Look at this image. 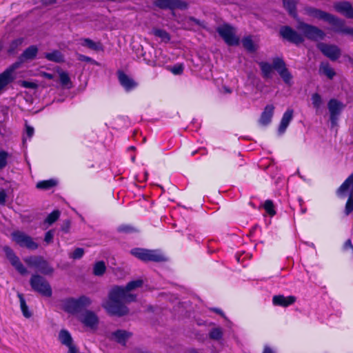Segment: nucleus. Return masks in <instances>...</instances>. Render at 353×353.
<instances>
[{
  "label": "nucleus",
  "instance_id": "nucleus-58",
  "mask_svg": "<svg viewBox=\"0 0 353 353\" xmlns=\"http://www.w3.org/2000/svg\"><path fill=\"white\" fill-rule=\"evenodd\" d=\"M263 353H274V352H273V350L270 347H265L264 348V350H263Z\"/></svg>",
  "mask_w": 353,
  "mask_h": 353
},
{
  "label": "nucleus",
  "instance_id": "nucleus-60",
  "mask_svg": "<svg viewBox=\"0 0 353 353\" xmlns=\"http://www.w3.org/2000/svg\"><path fill=\"white\" fill-rule=\"evenodd\" d=\"M307 245L312 247V248H314V244L313 243H306Z\"/></svg>",
  "mask_w": 353,
  "mask_h": 353
},
{
  "label": "nucleus",
  "instance_id": "nucleus-28",
  "mask_svg": "<svg viewBox=\"0 0 353 353\" xmlns=\"http://www.w3.org/2000/svg\"><path fill=\"white\" fill-rule=\"evenodd\" d=\"M319 73L324 74L330 79H332L336 74L334 69L327 62H322L321 63L319 67Z\"/></svg>",
  "mask_w": 353,
  "mask_h": 353
},
{
  "label": "nucleus",
  "instance_id": "nucleus-22",
  "mask_svg": "<svg viewBox=\"0 0 353 353\" xmlns=\"http://www.w3.org/2000/svg\"><path fill=\"white\" fill-rule=\"evenodd\" d=\"M296 300V298L294 296H285L283 294H279L272 297V303L276 306L286 307L294 304Z\"/></svg>",
  "mask_w": 353,
  "mask_h": 353
},
{
  "label": "nucleus",
  "instance_id": "nucleus-3",
  "mask_svg": "<svg viewBox=\"0 0 353 353\" xmlns=\"http://www.w3.org/2000/svg\"><path fill=\"white\" fill-rule=\"evenodd\" d=\"M91 304V300L86 296H81L77 299L68 298L63 301V309L65 312L76 314L80 313Z\"/></svg>",
  "mask_w": 353,
  "mask_h": 353
},
{
  "label": "nucleus",
  "instance_id": "nucleus-17",
  "mask_svg": "<svg viewBox=\"0 0 353 353\" xmlns=\"http://www.w3.org/2000/svg\"><path fill=\"white\" fill-rule=\"evenodd\" d=\"M79 320L86 327H95L99 323L98 316L90 310H85L79 316Z\"/></svg>",
  "mask_w": 353,
  "mask_h": 353
},
{
  "label": "nucleus",
  "instance_id": "nucleus-37",
  "mask_svg": "<svg viewBox=\"0 0 353 353\" xmlns=\"http://www.w3.org/2000/svg\"><path fill=\"white\" fill-rule=\"evenodd\" d=\"M152 32L154 36L159 37L165 43L170 41V34L165 30L162 29H154Z\"/></svg>",
  "mask_w": 353,
  "mask_h": 353
},
{
  "label": "nucleus",
  "instance_id": "nucleus-16",
  "mask_svg": "<svg viewBox=\"0 0 353 353\" xmlns=\"http://www.w3.org/2000/svg\"><path fill=\"white\" fill-rule=\"evenodd\" d=\"M17 67V63H14L0 74V93L13 81L14 79L13 73Z\"/></svg>",
  "mask_w": 353,
  "mask_h": 353
},
{
  "label": "nucleus",
  "instance_id": "nucleus-2",
  "mask_svg": "<svg viewBox=\"0 0 353 353\" xmlns=\"http://www.w3.org/2000/svg\"><path fill=\"white\" fill-rule=\"evenodd\" d=\"M125 291L122 286H114L109 292L108 300L103 304V307L111 314L121 316L126 314L128 310L123 303Z\"/></svg>",
  "mask_w": 353,
  "mask_h": 353
},
{
  "label": "nucleus",
  "instance_id": "nucleus-49",
  "mask_svg": "<svg viewBox=\"0 0 353 353\" xmlns=\"http://www.w3.org/2000/svg\"><path fill=\"white\" fill-rule=\"evenodd\" d=\"M53 237H54V230H50L49 231H48L46 234H45V238H44V241L47 243H50V242H52V239H53Z\"/></svg>",
  "mask_w": 353,
  "mask_h": 353
},
{
  "label": "nucleus",
  "instance_id": "nucleus-57",
  "mask_svg": "<svg viewBox=\"0 0 353 353\" xmlns=\"http://www.w3.org/2000/svg\"><path fill=\"white\" fill-rule=\"evenodd\" d=\"M23 86L26 88H32L34 87V84L33 83H30V82H28V81H23Z\"/></svg>",
  "mask_w": 353,
  "mask_h": 353
},
{
  "label": "nucleus",
  "instance_id": "nucleus-36",
  "mask_svg": "<svg viewBox=\"0 0 353 353\" xmlns=\"http://www.w3.org/2000/svg\"><path fill=\"white\" fill-rule=\"evenodd\" d=\"M143 281L142 279H137L134 281H131L126 285L125 287L123 288V290L125 291V294L126 292H129L131 290L140 288L143 285Z\"/></svg>",
  "mask_w": 353,
  "mask_h": 353
},
{
  "label": "nucleus",
  "instance_id": "nucleus-27",
  "mask_svg": "<svg viewBox=\"0 0 353 353\" xmlns=\"http://www.w3.org/2000/svg\"><path fill=\"white\" fill-rule=\"evenodd\" d=\"M81 45L95 51L103 50L102 44L100 42H95L90 39L85 38L81 39Z\"/></svg>",
  "mask_w": 353,
  "mask_h": 353
},
{
  "label": "nucleus",
  "instance_id": "nucleus-8",
  "mask_svg": "<svg viewBox=\"0 0 353 353\" xmlns=\"http://www.w3.org/2000/svg\"><path fill=\"white\" fill-rule=\"evenodd\" d=\"M24 261L29 267L36 268L39 272L43 274H50L54 271V269L49 265L48 262L41 256H30L26 258Z\"/></svg>",
  "mask_w": 353,
  "mask_h": 353
},
{
  "label": "nucleus",
  "instance_id": "nucleus-61",
  "mask_svg": "<svg viewBox=\"0 0 353 353\" xmlns=\"http://www.w3.org/2000/svg\"><path fill=\"white\" fill-rule=\"evenodd\" d=\"M189 353H198L196 351H195L194 350H192L191 351H190Z\"/></svg>",
  "mask_w": 353,
  "mask_h": 353
},
{
  "label": "nucleus",
  "instance_id": "nucleus-35",
  "mask_svg": "<svg viewBox=\"0 0 353 353\" xmlns=\"http://www.w3.org/2000/svg\"><path fill=\"white\" fill-rule=\"evenodd\" d=\"M18 297L19 299L20 307H21V312L23 313V315L26 318H30L32 316V314L28 310V307L26 304V300L23 298V294L19 293Z\"/></svg>",
  "mask_w": 353,
  "mask_h": 353
},
{
  "label": "nucleus",
  "instance_id": "nucleus-14",
  "mask_svg": "<svg viewBox=\"0 0 353 353\" xmlns=\"http://www.w3.org/2000/svg\"><path fill=\"white\" fill-rule=\"evenodd\" d=\"M3 250L9 260L10 263L16 270L21 275H25L28 273V270L26 267L20 261L19 258L15 254L14 251L8 246H4Z\"/></svg>",
  "mask_w": 353,
  "mask_h": 353
},
{
  "label": "nucleus",
  "instance_id": "nucleus-45",
  "mask_svg": "<svg viewBox=\"0 0 353 353\" xmlns=\"http://www.w3.org/2000/svg\"><path fill=\"white\" fill-rule=\"evenodd\" d=\"M117 231L119 232L130 234L136 232L137 230L130 225H121L118 227Z\"/></svg>",
  "mask_w": 353,
  "mask_h": 353
},
{
  "label": "nucleus",
  "instance_id": "nucleus-11",
  "mask_svg": "<svg viewBox=\"0 0 353 353\" xmlns=\"http://www.w3.org/2000/svg\"><path fill=\"white\" fill-rule=\"evenodd\" d=\"M279 34L284 40L296 45H299L304 41L303 36L288 26H281Z\"/></svg>",
  "mask_w": 353,
  "mask_h": 353
},
{
  "label": "nucleus",
  "instance_id": "nucleus-48",
  "mask_svg": "<svg viewBox=\"0 0 353 353\" xmlns=\"http://www.w3.org/2000/svg\"><path fill=\"white\" fill-rule=\"evenodd\" d=\"M77 59L80 61H84V62L91 63H94V64L97 63L96 61H94L90 57L85 56L84 54H79V53L77 54Z\"/></svg>",
  "mask_w": 353,
  "mask_h": 353
},
{
  "label": "nucleus",
  "instance_id": "nucleus-29",
  "mask_svg": "<svg viewBox=\"0 0 353 353\" xmlns=\"http://www.w3.org/2000/svg\"><path fill=\"white\" fill-rule=\"evenodd\" d=\"M131 334L127 331L118 330L112 333V336L119 343L125 345L127 339L130 336Z\"/></svg>",
  "mask_w": 353,
  "mask_h": 353
},
{
  "label": "nucleus",
  "instance_id": "nucleus-41",
  "mask_svg": "<svg viewBox=\"0 0 353 353\" xmlns=\"http://www.w3.org/2000/svg\"><path fill=\"white\" fill-rule=\"evenodd\" d=\"M60 216V212L59 210H54L46 217L45 222L51 225L58 220Z\"/></svg>",
  "mask_w": 353,
  "mask_h": 353
},
{
  "label": "nucleus",
  "instance_id": "nucleus-25",
  "mask_svg": "<svg viewBox=\"0 0 353 353\" xmlns=\"http://www.w3.org/2000/svg\"><path fill=\"white\" fill-rule=\"evenodd\" d=\"M59 339L62 344L68 347L69 350H70V347H75L72 344V338L68 331L61 330L59 334Z\"/></svg>",
  "mask_w": 353,
  "mask_h": 353
},
{
  "label": "nucleus",
  "instance_id": "nucleus-24",
  "mask_svg": "<svg viewBox=\"0 0 353 353\" xmlns=\"http://www.w3.org/2000/svg\"><path fill=\"white\" fill-rule=\"evenodd\" d=\"M305 10L308 15L316 18L318 19L323 20L325 21H327V19L329 17L330 14L328 12L312 7L307 8Z\"/></svg>",
  "mask_w": 353,
  "mask_h": 353
},
{
  "label": "nucleus",
  "instance_id": "nucleus-46",
  "mask_svg": "<svg viewBox=\"0 0 353 353\" xmlns=\"http://www.w3.org/2000/svg\"><path fill=\"white\" fill-rule=\"evenodd\" d=\"M186 21H187V23H189L190 25L194 24V25L198 26L203 28H205V21H200L193 17H190L187 18Z\"/></svg>",
  "mask_w": 353,
  "mask_h": 353
},
{
  "label": "nucleus",
  "instance_id": "nucleus-19",
  "mask_svg": "<svg viewBox=\"0 0 353 353\" xmlns=\"http://www.w3.org/2000/svg\"><path fill=\"white\" fill-rule=\"evenodd\" d=\"M335 10L348 19H353V8L349 1H341L334 3Z\"/></svg>",
  "mask_w": 353,
  "mask_h": 353
},
{
  "label": "nucleus",
  "instance_id": "nucleus-33",
  "mask_svg": "<svg viewBox=\"0 0 353 353\" xmlns=\"http://www.w3.org/2000/svg\"><path fill=\"white\" fill-rule=\"evenodd\" d=\"M23 43V38L20 37L13 40L8 49V53L10 54H15L17 52L18 48Z\"/></svg>",
  "mask_w": 353,
  "mask_h": 353
},
{
  "label": "nucleus",
  "instance_id": "nucleus-18",
  "mask_svg": "<svg viewBox=\"0 0 353 353\" xmlns=\"http://www.w3.org/2000/svg\"><path fill=\"white\" fill-rule=\"evenodd\" d=\"M118 79L120 84L126 92L132 91L138 85V83L132 78L122 71L118 72Z\"/></svg>",
  "mask_w": 353,
  "mask_h": 353
},
{
  "label": "nucleus",
  "instance_id": "nucleus-13",
  "mask_svg": "<svg viewBox=\"0 0 353 353\" xmlns=\"http://www.w3.org/2000/svg\"><path fill=\"white\" fill-rule=\"evenodd\" d=\"M326 22L332 26L333 31L336 33L350 35V33L353 32L351 28L345 26V21L343 19H341L332 14H330Z\"/></svg>",
  "mask_w": 353,
  "mask_h": 353
},
{
  "label": "nucleus",
  "instance_id": "nucleus-62",
  "mask_svg": "<svg viewBox=\"0 0 353 353\" xmlns=\"http://www.w3.org/2000/svg\"><path fill=\"white\" fill-rule=\"evenodd\" d=\"M351 30L353 31V28H351ZM350 35L353 37V32L352 33H350Z\"/></svg>",
  "mask_w": 353,
  "mask_h": 353
},
{
  "label": "nucleus",
  "instance_id": "nucleus-64",
  "mask_svg": "<svg viewBox=\"0 0 353 353\" xmlns=\"http://www.w3.org/2000/svg\"><path fill=\"white\" fill-rule=\"evenodd\" d=\"M225 90H226V92H231V91H230V90H229V89H226Z\"/></svg>",
  "mask_w": 353,
  "mask_h": 353
},
{
  "label": "nucleus",
  "instance_id": "nucleus-30",
  "mask_svg": "<svg viewBox=\"0 0 353 353\" xmlns=\"http://www.w3.org/2000/svg\"><path fill=\"white\" fill-rule=\"evenodd\" d=\"M45 58L48 61L55 63H63L64 61V57L62 53L57 50H53L51 52L45 54Z\"/></svg>",
  "mask_w": 353,
  "mask_h": 353
},
{
  "label": "nucleus",
  "instance_id": "nucleus-31",
  "mask_svg": "<svg viewBox=\"0 0 353 353\" xmlns=\"http://www.w3.org/2000/svg\"><path fill=\"white\" fill-rule=\"evenodd\" d=\"M298 0H283V6L289 14L295 17L296 16V3Z\"/></svg>",
  "mask_w": 353,
  "mask_h": 353
},
{
  "label": "nucleus",
  "instance_id": "nucleus-54",
  "mask_svg": "<svg viewBox=\"0 0 353 353\" xmlns=\"http://www.w3.org/2000/svg\"><path fill=\"white\" fill-rule=\"evenodd\" d=\"M6 194L4 190L0 191V205H4L6 203Z\"/></svg>",
  "mask_w": 353,
  "mask_h": 353
},
{
  "label": "nucleus",
  "instance_id": "nucleus-59",
  "mask_svg": "<svg viewBox=\"0 0 353 353\" xmlns=\"http://www.w3.org/2000/svg\"><path fill=\"white\" fill-rule=\"evenodd\" d=\"M213 311H214L216 313L221 314V316H223V312L219 309V308H213L212 309Z\"/></svg>",
  "mask_w": 353,
  "mask_h": 353
},
{
  "label": "nucleus",
  "instance_id": "nucleus-39",
  "mask_svg": "<svg viewBox=\"0 0 353 353\" xmlns=\"http://www.w3.org/2000/svg\"><path fill=\"white\" fill-rule=\"evenodd\" d=\"M311 100H312L313 107L316 110H318L321 108V106L323 103V100L319 94H318V93L313 94L312 95Z\"/></svg>",
  "mask_w": 353,
  "mask_h": 353
},
{
  "label": "nucleus",
  "instance_id": "nucleus-34",
  "mask_svg": "<svg viewBox=\"0 0 353 353\" xmlns=\"http://www.w3.org/2000/svg\"><path fill=\"white\" fill-rule=\"evenodd\" d=\"M106 270V266L103 261H97L94 263L93 267V274L95 276H102Z\"/></svg>",
  "mask_w": 353,
  "mask_h": 353
},
{
  "label": "nucleus",
  "instance_id": "nucleus-15",
  "mask_svg": "<svg viewBox=\"0 0 353 353\" xmlns=\"http://www.w3.org/2000/svg\"><path fill=\"white\" fill-rule=\"evenodd\" d=\"M318 47L321 52L332 61L337 60L341 56V50L336 45L321 43Z\"/></svg>",
  "mask_w": 353,
  "mask_h": 353
},
{
  "label": "nucleus",
  "instance_id": "nucleus-12",
  "mask_svg": "<svg viewBox=\"0 0 353 353\" xmlns=\"http://www.w3.org/2000/svg\"><path fill=\"white\" fill-rule=\"evenodd\" d=\"M343 108V103L337 99H332L328 101L327 108L330 112V121L332 127L337 125L339 115L341 114Z\"/></svg>",
  "mask_w": 353,
  "mask_h": 353
},
{
  "label": "nucleus",
  "instance_id": "nucleus-56",
  "mask_svg": "<svg viewBox=\"0 0 353 353\" xmlns=\"http://www.w3.org/2000/svg\"><path fill=\"white\" fill-rule=\"evenodd\" d=\"M349 248H353V245L352 244V241L350 239H347L345 243H344V245H343V248L345 250H347Z\"/></svg>",
  "mask_w": 353,
  "mask_h": 353
},
{
  "label": "nucleus",
  "instance_id": "nucleus-40",
  "mask_svg": "<svg viewBox=\"0 0 353 353\" xmlns=\"http://www.w3.org/2000/svg\"><path fill=\"white\" fill-rule=\"evenodd\" d=\"M263 208L265 209V212L271 216L276 214L274 203L271 200H266L265 201L263 204Z\"/></svg>",
  "mask_w": 353,
  "mask_h": 353
},
{
  "label": "nucleus",
  "instance_id": "nucleus-1",
  "mask_svg": "<svg viewBox=\"0 0 353 353\" xmlns=\"http://www.w3.org/2000/svg\"><path fill=\"white\" fill-rule=\"evenodd\" d=\"M262 77L264 79L271 78L273 70H275L283 82L291 86L293 84V76L286 67V64L282 57H276L272 59V64L266 61H260L258 63Z\"/></svg>",
  "mask_w": 353,
  "mask_h": 353
},
{
  "label": "nucleus",
  "instance_id": "nucleus-5",
  "mask_svg": "<svg viewBox=\"0 0 353 353\" xmlns=\"http://www.w3.org/2000/svg\"><path fill=\"white\" fill-rule=\"evenodd\" d=\"M347 192H349V196L345 204V214L348 215L353 212V172L341 185L336 193L339 196H344Z\"/></svg>",
  "mask_w": 353,
  "mask_h": 353
},
{
  "label": "nucleus",
  "instance_id": "nucleus-26",
  "mask_svg": "<svg viewBox=\"0 0 353 353\" xmlns=\"http://www.w3.org/2000/svg\"><path fill=\"white\" fill-rule=\"evenodd\" d=\"M38 48L35 46H30L26 48L21 54L19 59L21 61L25 60H32L34 59L37 54Z\"/></svg>",
  "mask_w": 353,
  "mask_h": 353
},
{
  "label": "nucleus",
  "instance_id": "nucleus-38",
  "mask_svg": "<svg viewBox=\"0 0 353 353\" xmlns=\"http://www.w3.org/2000/svg\"><path fill=\"white\" fill-rule=\"evenodd\" d=\"M243 46L249 52H253L256 50L254 42L251 37L248 36L242 39Z\"/></svg>",
  "mask_w": 353,
  "mask_h": 353
},
{
  "label": "nucleus",
  "instance_id": "nucleus-32",
  "mask_svg": "<svg viewBox=\"0 0 353 353\" xmlns=\"http://www.w3.org/2000/svg\"><path fill=\"white\" fill-rule=\"evenodd\" d=\"M57 184V181L55 179H51L49 180L39 181L37 183L36 187L38 189L49 190V189L56 186Z\"/></svg>",
  "mask_w": 353,
  "mask_h": 353
},
{
  "label": "nucleus",
  "instance_id": "nucleus-53",
  "mask_svg": "<svg viewBox=\"0 0 353 353\" xmlns=\"http://www.w3.org/2000/svg\"><path fill=\"white\" fill-rule=\"evenodd\" d=\"M26 132L27 136L29 138H31L34 134V130L33 127L30 126L26 124Z\"/></svg>",
  "mask_w": 353,
  "mask_h": 353
},
{
  "label": "nucleus",
  "instance_id": "nucleus-47",
  "mask_svg": "<svg viewBox=\"0 0 353 353\" xmlns=\"http://www.w3.org/2000/svg\"><path fill=\"white\" fill-rule=\"evenodd\" d=\"M83 254H84L83 249L81 248H77L70 254V258H72L73 259H79L83 256Z\"/></svg>",
  "mask_w": 353,
  "mask_h": 353
},
{
  "label": "nucleus",
  "instance_id": "nucleus-20",
  "mask_svg": "<svg viewBox=\"0 0 353 353\" xmlns=\"http://www.w3.org/2000/svg\"><path fill=\"white\" fill-rule=\"evenodd\" d=\"M156 4L158 7L163 9H185L187 8L186 3L180 0H157Z\"/></svg>",
  "mask_w": 353,
  "mask_h": 353
},
{
  "label": "nucleus",
  "instance_id": "nucleus-10",
  "mask_svg": "<svg viewBox=\"0 0 353 353\" xmlns=\"http://www.w3.org/2000/svg\"><path fill=\"white\" fill-rule=\"evenodd\" d=\"M12 240L20 247L26 248L30 250H35L39 245L33 239L21 231H14L12 233Z\"/></svg>",
  "mask_w": 353,
  "mask_h": 353
},
{
  "label": "nucleus",
  "instance_id": "nucleus-42",
  "mask_svg": "<svg viewBox=\"0 0 353 353\" xmlns=\"http://www.w3.org/2000/svg\"><path fill=\"white\" fill-rule=\"evenodd\" d=\"M59 81L63 86H68L71 84L70 78L66 72L61 71L59 72Z\"/></svg>",
  "mask_w": 353,
  "mask_h": 353
},
{
  "label": "nucleus",
  "instance_id": "nucleus-51",
  "mask_svg": "<svg viewBox=\"0 0 353 353\" xmlns=\"http://www.w3.org/2000/svg\"><path fill=\"white\" fill-rule=\"evenodd\" d=\"M136 297H137L136 295L126 292L125 297L122 299V301L123 302V301H125V302L134 301L136 300Z\"/></svg>",
  "mask_w": 353,
  "mask_h": 353
},
{
  "label": "nucleus",
  "instance_id": "nucleus-21",
  "mask_svg": "<svg viewBox=\"0 0 353 353\" xmlns=\"http://www.w3.org/2000/svg\"><path fill=\"white\" fill-rule=\"evenodd\" d=\"M294 117V110L288 108L283 114L280 124L278 128V133L281 135L286 131Z\"/></svg>",
  "mask_w": 353,
  "mask_h": 353
},
{
  "label": "nucleus",
  "instance_id": "nucleus-9",
  "mask_svg": "<svg viewBox=\"0 0 353 353\" xmlns=\"http://www.w3.org/2000/svg\"><path fill=\"white\" fill-rule=\"evenodd\" d=\"M216 32L228 46H237L239 39L235 35L232 26L228 23L217 27Z\"/></svg>",
  "mask_w": 353,
  "mask_h": 353
},
{
  "label": "nucleus",
  "instance_id": "nucleus-55",
  "mask_svg": "<svg viewBox=\"0 0 353 353\" xmlns=\"http://www.w3.org/2000/svg\"><path fill=\"white\" fill-rule=\"evenodd\" d=\"M41 77H43L45 79L50 80V79H54V74H52V73H48V72H43L41 73Z\"/></svg>",
  "mask_w": 353,
  "mask_h": 353
},
{
  "label": "nucleus",
  "instance_id": "nucleus-6",
  "mask_svg": "<svg viewBox=\"0 0 353 353\" xmlns=\"http://www.w3.org/2000/svg\"><path fill=\"white\" fill-rule=\"evenodd\" d=\"M31 288L34 292H37L46 297H50L52 294V288L47 280L39 275L33 274L30 280Z\"/></svg>",
  "mask_w": 353,
  "mask_h": 353
},
{
  "label": "nucleus",
  "instance_id": "nucleus-52",
  "mask_svg": "<svg viewBox=\"0 0 353 353\" xmlns=\"http://www.w3.org/2000/svg\"><path fill=\"white\" fill-rule=\"evenodd\" d=\"M70 220L67 219L63 223L61 229L63 232L68 233L70 230Z\"/></svg>",
  "mask_w": 353,
  "mask_h": 353
},
{
  "label": "nucleus",
  "instance_id": "nucleus-43",
  "mask_svg": "<svg viewBox=\"0 0 353 353\" xmlns=\"http://www.w3.org/2000/svg\"><path fill=\"white\" fill-rule=\"evenodd\" d=\"M223 332L219 327L213 328L209 333V336L211 339L219 340L222 338Z\"/></svg>",
  "mask_w": 353,
  "mask_h": 353
},
{
  "label": "nucleus",
  "instance_id": "nucleus-7",
  "mask_svg": "<svg viewBox=\"0 0 353 353\" xmlns=\"http://www.w3.org/2000/svg\"><path fill=\"white\" fill-rule=\"evenodd\" d=\"M297 29L302 32L304 37L310 40H321L325 37V33L323 30L316 26L310 25L305 22H299Z\"/></svg>",
  "mask_w": 353,
  "mask_h": 353
},
{
  "label": "nucleus",
  "instance_id": "nucleus-4",
  "mask_svg": "<svg viewBox=\"0 0 353 353\" xmlns=\"http://www.w3.org/2000/svg\"><path fill=\"white\" fill-rule=\"evenodd\" d=\"M132 255L143 261L163 262L166 261V257L157 250H147L136 248L130 250Z\"/></svg>",
  "mask_w": 353,
  "mask_h": 353
},
{
  "label": "nucleus",
  "instance_id": "nucleus-44",
  "mask_svg": "<svg viewBox=\"0 0 353 353\" xmlns=\"http://www.w3.org/2000/svg\"><path fill=\"white\" fill-rule=\"evenodd\" d=\"M9 154L5 150H0V170L3 169L8 163L7 159L9 157Z\"/></svg>",
  "mask_w": 353,
  "mask_h": 353
},
{
  "label": "nucleus",
  "instance_id": "nucleus-23",
  "mask_svg": "<svg viewBox=\"0 0 353 353\" xmlns=\"http://www.w3.org/2000/svg\"><path fill=\"white\" fill-rule=\"evenodd\" d=\"M274 106L272 104L267 105L262 112L259 122L262 125H268L272 121L274 114Z\"/></svg>",
  "mask_w": 353,
  "mask_h": 353
},
{
  "label": "nucleus",
  "instance_id": "nucleus-50",
  "mask_svg": "<svg viewBox=\"0 0 353 353\" xmlns=\"http://www.w3.org/2000/svg\"><path fill=\"white\" fill-rule=\"evenodd\" d=\"M171 71L174 74H181L183 71V67L181 65H176L172 68Z\"/></svg>",
  "mask_w": 353,
  "mask_h": 353
},
{
  "label": "nucleus",
  "instance_id": "nucleus-63",
  "mask_svg": "<svg viewBox=\"0 0 353 353\" xmlns=\"http://www.w3.org/2000/svg\"><path fill=\"white\" fill-rule=\"evenodd\" d=\"M305 211H306V210H305V209H303V210H302V213H305Z\"/></svg>",
  "mask_w": 353,
  "mask_h": 353
}]
</instances>
